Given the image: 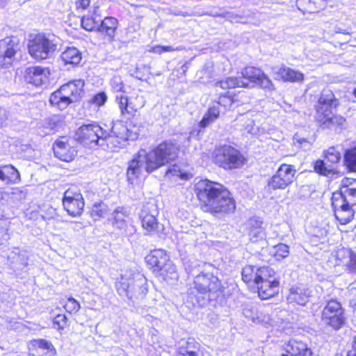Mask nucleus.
<instances>
[{
    "label": "nucleus",
    "instance_id": "1",
    "mask_svg": "<svg viewBox=\"0 0 356 356\" xmlns=\"http://www.w3.org/2000/svg\"><path fill=\"white\" fill-rule=\"evenodd\" d=\"M200 209L213 216L225 217L234 213L236 202L233 193L222 184L202 179L194 185Z\"/></svg>",
    "mask_w": 356,
    "mask_h": 356
},
{
    "label": "nucleus",
    "instance_id": "2",
    "mask_svg": "<svg viewBox=\"0 0 356 356\" xmlns=\"http://www.w3.org/2000/svg\"><path fill=\"white\" fill-rule=\"evenodd\" d=\"M241 280L248 287H254L258 298L268 300L279 296L280 280L270 266L246 264L241 269Z\"/></svg>",
    "mask_w": 356,
    "mask_h": 356
},
{
    "label": "nucleus",
    "instance_id": "3",
    "mask_svg": "<svg viewBox=\"0 0 356 356\" xmlns=\"http://www.w3.org/2000/svg\"><path fill=\"white\" fill-rule=\"evenodd\" d=\"M251 84L269 91L275 90L272 80L258 67L248 65L241 71V76H227L219 79L214 87L220 90H232L237 88H250Z\"/></svg>",
    "mask_w": 356,
    "mask_h": 356
},
{
    "label": "nucleus",
    "instance_id": "4",
    "mask_svg": "<svg viewBox=\"0 0 356 356\" xmlns=\"http://www.w3.org/2000/svg\"><path fill=\"white\" fill-rule=\"evenodd\" d=\"M339 106V99L334 92L330 89H323L314 105L316 122L321 127L341 129L346 121V118L334 113Z\"/></svg>",
    "mask_w": 356,
    "mask_h": 356
},
{
    "label": "nucleus",
    "instance_id": "5",
    "mask_svg": "<svg viewBox=\"0 0 356 356\" xmlns=\"http://www.w3.org/2000/svg\"><path fill=\"white\" fill-rule=\"evenodd\" d=\"M115 102L126 127V132L120 134V139L125 142L136 138L138 135L139 126L134 122V119L138 115L139 111L145 106L143 97L138 95L129 97L126 95L120 94L115 96Z\"/></svg>",
    "mask_w": 356,
    "mask_h": 356
},
{
    "label": "nucleus",
    "instance_id": "6",
    "mask_svg": "<svg viewBox=\"0 0 356 356\" xmlns=\"http://www.w3.org/2000/svg\"><path fill=\"white\" fill-rule=\"evenodd\" d=\"M75 139L86 147L104 145L111 149L120 148L124 141L116 134H106L103 128L96 122L80 126L75 131Z\"/></svg>",
    "mask_w": 356,
    "mask_h": 356
},
{
    "label": "nucleus",
    "instance_id": "7",
    "mask_svg": "<svg viewBox=\"0 0 356 356\" xmlns=\"http://www.w3.org/2000/svg\"><path fill=\"white\" fill-rule=\"evenodd\" d=\"M85 81L72 79L62 84L49 97V104L59 111H63L72 104L80 103L86 95Z\"/></svg>",
    "mask_w": 356,
    "mask_h": 356
},
{
    "label": "nucleus",
    "instance_id": "8",
    "mask_svg": "<svg viewBox=\"0 0 356 356\" xmlns=\"http://www.w3.org/2000/svg\"><path fill=\"white\" fill-rule=\"evenodd\" d=\"M180 146L175 140H164L144 154L145 170L150 174L178 159Z\"/></svg>",
    "mask_w": 356,
    "mask_h": 356
},
{
    "label": "nucleus",
    "instance_id": "9",
    "mask_svg": "<svg viewBox=\"0 0 356 356\" xmlns=\"http://www.w3.org/2000/svg\"><path fill=\"white\" fill-rule=\"evenodd\" d=\"M193 289L197 303L203 305L207 301L216 300L225 296V286L220 280L211 273H200L193 280Z\"/></svg>",
    "mask_w": 356,
    "mask_h": 356
},
{
    "label": "nucleus",
    "instance_id": "10",
    "mask_svg": "<svg viewBox=\"0 0 356 356\" xmlns=\"http://www.w3.org/2000/svg\"><path fill=\"white\" fill-rule=\"evenodd\" d=\"M147 268L156 276L165 281L172 279L177 275L176 265L167 251L162 248L151 250L145 257Z\"/></svg>",
    "mask_w": 356,
    "mask_h": 356
},
{
    "label": "nucleus",
    "instance_id": "11",
    "mask_svg": "<svg viewBox=\"0 0 356 356\" xmlns=\"http://www.w3.org/2000/svg\"><path fill=\"white\" fill-rule=\"evenodd\" d=\"M226 92L219 95L218 99L215 101L216 105L210 106L202 120L198 123L200 129H205L220 116V110L224 112L230 111L234 105L239 106L242 103V96L244 93L242 91L230 92V90H225Z\"/></svg>",
    "mask_w": 356,
    "mask_h": 356
},
{
    "label": "nucleus",
    "instance_id": "12",
    "mask_svg": "<svg viewBox=\"0 0 356 356\" xmlns=\"http://www.w3.org/2000/svg\"><path fill=\"white\" fill-rule=\"evenodd\" d=\"M213 163L225 170H232L243 168L248 159L238 149L229 145L216 147L212 154Z\"/></svg>",
    "mask_w": 356,
    "mask_h": 356
},
{
    "label": "nucleus",
    "instance_id": "13",
    "mask_svg": "<svg viewBox=\"0 0 356 356\" xmlns=\"http://www.w3.org/2000/svg\"><path fill=\"white\" fill-rule=\"evenodd\" d=\"M323 159H317L312 163L314 172L323 177H338V168L341 160V152L335 146H330L323 152Z\"/></svg>",
    "mask_w": 356,
    "mask_h": 356
},
{
    "label": "nucleus",
    "instance_id": "14",
    "mask_svg": "<svg viewBox=\"0 0 356 356\" xmlns=\"http://www.w3.org/2000/svg\"><path fill=\"white\" fill-rule=\"evenodd\" d=\"M321 318L326 327L334 331L341 329L346 323L345 309L336 298L328 300L323 307Z\"/></svg>",
    "mask_w": 356,
    "mask_h": 356
},
{
    "label": "nucleus",
    "instance_id": "15",
    "mask_svg": "<svg viewBox=\"0 0 356 356\" xmlns=\"http://www.w3.org/2000/svg\"><path fill=\"white\" fill-rule=\"evenodd\" d=\"M62 204L68 216L80 217L85 208V200L81 189L76 185L70 186L63 193Z\"/></svg>",
    "mask_w": 356,
    "mask_h": 356
},
{
    "label": "nucleus",
    "instance_id": "16",
    "mask_svg": "<svg viewBox=\"0 0 356 356\" xmlns=\"http://www.w3.org/2000/svg\"><path fill=\"white\" fill-rule=\"evenodd\" d=\"M56 49V44L42 33L34 35L28 43L29 54L38 60L48 58Z\"/></svg>",
    "mask_w": 356,
    "mask_h": 356
},
{
    "label": "nucleus",
    "instance_id": "17",
    "mask_svg": "<svg viewBox=\"0 0 356 356\" xmlns=\"http://www.w3.org/2000/svg\"><path fill=\"white\" fill-rule=\"evenodd\" d=\"M296 173L295 165L282 163L268 181L267 186L270 190H284L294 182Z\"/></svg>",
    "mask_w": 356,
    "mask_h": 356
},
{
    "label": "nucleus",
    "instance_id": "18",
    "mask_svg": "<svg viewBox=\"0 0 356 356\" xmlns=\"http://www.w3.org/2000/svg\"><path fill=\"white\" fill-rule=\"evenodd\" d=\"M158 216L159 211L155 204L146 203L143 205L139 218L146 235L153 236L161 232V224L159 222Z\"/></svg>",
    "mask_w": 356,
    "mask_h": 356
},
{
    "label": "nucleus",
    "instance_id": "19",
    "mask_svg": "<svg viewBox=\"0 0 356 356\" xmlns=\"http://www.w3.org/2000/svg\"><path fill=\"white\" fill-rule=\"evenodd\" d=\"M52 150L56 158L67 163L72 161L77 155L72 138L67 136H59L53 143Z\"/></svg>",
    "mask_w": 356,
    "mask_h": 356
},
{
    "label": "nucleus",
    "instance_id": "20",
    "mask_svg": "<svg viewBox=\"0 0 356 356\" xmlns=\"http://www.w3.org/2000/svg\"><path fill=\"white\" fill-rule=\"evenodd\" d=\"M18 51V42L13 37H6L0 40V68H7L13 65Z\"/></svg>",
    "mask_w": 356,
    "mask_h": 356
},
{
    "label": "nucleus",
    "instance_id": "21",
    "mask_svg": "<svg viewBox=\"0 0 356 356\" xmlns=\"http://www.w3.org/2000/svg\"><path fill=\"white\" fill-rule=\"evenodd\" d=\"M332 199H341V202L356 205V178L345 177L339 189L332 194Z\"/></svg>",
    "mask_w": 356,
    "mask_h": 356
},
{
    "label": "nucleus",
    "instance_id": "22",
    "mask_svg": "<svg viewBox=\"0 0 356 356\" xmlns=\"http://www.w3.org/2000/svg\"><path fill=\"white\" fill-rule=\"evenodd\" d=\"M331 204L334 211L336 219L341 225H346L352 221L355 216L353 207L355 204H350L341 202V199H332Z\"/></svg>",
    "mask_w": 356,
    "mask_h": 356
},
{
    "label": "nucleus",
    "instance_id": "23",
    "mask_svg": "<svg viewBox=\"0 0 356 356\" xmlns=\"http://www.w3.org/2000/svg\"><path fill=\"white\" fill-rule=\"evenodd\" d=\"M50 76L48 67L41 66H31L25 70L24 81L35 87H39L47 82Z\"/></svg>",
    "mask_w": 356,
    "mask_h": 356
},
{
    "label": "nucleus",
    "instance_id": "24",
    "mask_svg": "<svg viewBox=\"0 0 356 356\" xmlns=\"http://www.w3.org/2000/svg\"><path fill=\"white\" fill-rule=\"evenodd\" d=\"M145 153L146 151L144 149L139 150L128 162L126 177L128 182L131 184H134L142 175L143 164H145L144 154Z\"/></svg>",
    "mask_w": 356,
    "mask_h": 356
},
{
    "label": "nucleus",
    "instance_id": "25",
    "mask_svg": "<svg viewBox=\"0 0 356 356\" xmlns=\"http://www.w3.org/2000/svg\"><path fill=\"white\" fill-rule=\"evenodd\" d=\"M102 14L99 5L95 3L92 10L83 15L81 18V26L88 32H97L99 29Z\"/></svg>",
    "mask_w": 356,
    "mask_h": 356
},
{
    "label": "nucleus",
    "instance_id": "26",
    "mask_svg": "<svg viewBox=\"0 0 356 356\" xmlns=\"http://www.w3.org/2000/svg\"><path fill=\"white\" fill-rule=\"evenodd\" d=\"M118 26L119 21L116 17L113 16H106L101 20L97 33H99L103 39L111 42L115 40Z\"/></svg>",
    "mask_w": 356,
    "mask_h": 356
},
{
    "label": "nucleus",
    "instance_id": "27",
    "mask_svg": "<svg viewBox=\"0 0 356 356\" xmlns=\"http://www.w3.org/2000/svg\"><path fill=\"white\" fill-rule=\"evenodd\" d=\"M313 351L306 342L291 339L286 344L284 353L280 356H312Z\"/></svg>",
    "mask_w": 356,
    "mask_h": 356
},
{
    "label": "nucleus",
    "instance_id": "28",
    "mask_svg": "<svg viewBox=\"0 0 356 356\" xmlns=\"http://www.w3.org/2000/svg\"><path fill=\"white\" fill-rule=\"evenodd\" d=\"M275 79L284 83H302L305 74L297 70L286 65H281L277 70Z\"/></svg>",
    "mask_w": 356,
    "mask_h": 356
},
{
    "label": "nucleus",
    "instance_id": "29",
    "mask_svg": "<svg viewBox=\"0 0 356 356\" xmlns=\"http://www.w3.org/2000/svg\"><path fill=\"white\" fill-rule=\"evenodd\" d=\"M311 293L308 289L300 286H293L289 289L286 297L289 304L298 306H306L309 302Z\"/></svg>",
    "mask_w": 356,
    "mask_h": 356
},
{
    "label": "nucleus",
    "instance_id": "30",
    "mask_svg": "<svg viewBox=\"0 0 356 356\" xmlns=\"http://www.w3.org/2000/svg\"><path fill=\"white\" fill-rule=\"evenodd\" d=\"M176 356H204L203 347L195 338L189 337L177 348Z\"/></svg>",
    "mask_w": 356,
    "mask_h": 356
},
{
    "label": "nucleus",
    "instance_id": "31",
    "mask_svg": "<svg viewBox=\"0 0 356 356\" xmlns=\"http://www.w3.org/2000/svg\"><path fill=\"white\" fill-rule=\"evenodd\" d=\"M245 231L251 240H257L264 234L265 223L259 216L248 218L245 223Z\"/></svg>",
    "mask_w": 356,
    "mask_h": 356
},
{
    "label": "nucleus",
    "instance_id": "32",
    "mask_svg": "<svg viewBox=\"0 0 356 356\" xmlns=\"http://www.w3.org/2000/svg\"><path fill=\"white\" fill-rule=\"evenodd\" d=\"M296 7L303 14H316L326 7L324 0H297Z\"/></svg>",
    "mask_w": 356,
    "mask_h": 356
},
{
    "label": "nucleus",
    "instance_id": "33",
    "mask_svg": "<svg viewBox=\"0 0 356 356\" xmlns=\"http://www.w3.org/2000/svg\"><path fill=\"white\" fill-rule=\"evenodd\" d=\"M0 180L6 184H15L21 181L19 170L11 164L0 166Z\"/></svg>",
    "mask_w": 356,
    "mask_h": 356
},
{
    "label": "nucleus",
    "instance_id": "34",
    "mask_svg": "<svg viewBox=\"0 0 356 356\" xmlns=\"http://www.w3.org/2000/svg\"><path fill=\"white\" fill-rule=\"evenodd\" d=\"M343 165L349 173H356V143L344 149Z\"/></svg>",
    "mask_w": 356,
    "mask_h": 356
},
{
    "label": "nucleus",
    "instance_id": "35",
    "mask_svg": "<svg viewBox=\"0 0 356 356\" xmlns=\"http://www.w3.org/2000/svg\"><path fill=\"white\" fill-rule=\"evenodd\" d=\"M60 59L65 65L75 67L79 65L82 60V54L75 47H67L62 52Z\"/></svg>",
    "mask_w": 356,
    "mask_h": 356
},
{
    "label": "nucleus",
    "instance_id": "36",
    "mask_svg": "<svg viewBox=\"0 0 356 356\" xmlns=\"http://www.w3.org/2000/svg\"><path fill=\"white\" fill-rule=\"evenodd\" d=\"M108 100V96L104 91H99L93 95L85 103L82 108L88 111H98L105 105Z\"/></svg>",
    "mask_w": 356,
    "mask_h": 356
},
{
    "label": "nucleus",
    "instance_id": "37",
    "mask_svg": "<svg viewBox=\"0 0 356 356\" xmlns=\"http://www.w3.org/2000/svg\"><path fill=\"white\" fill-rule=\"evenodd\" d=\"M59 303L65 311L70 314L77 313L81 308L79 302L72 296L60 299Z\"/></svg>",
    "mask_w": 356,
    "mask_h": 356
},
{
    "label": "nucleus",
    "instance_id": "38",
    "mask_svg": "<svg viewBox=\"0 0 356 356\" xmlns=\"http://www.w3.org/2000/svg\"><path fill=\"white\" fill-rule=\"evenodd\" d=\"M52 326L59 333L62 334L67 330H70V321L65 314H58L53 318Z\"/></svg>",
    "mask_w": 356,
    "mask_h": 356
},
{
    "label": "nucleus",
    "instance_id": "39",
    "mask_svg": "<svg viewBox=\"0 0 356 356\" xmlns=\"http://www.w3.org/2000/svg\"><path fill=\"white\" fill-rule=\"evenodd\" d=\"M166 175H171L184 181H188L192 178V174L188 171L181 169L178 165H171L166 171Z\"/></svg>",
    "mask_w": 356,
    "mask_h": 356
},
{
    "label": "nucleus",
    "instance_id": "40",
    "mask_svg": "<svg viewBox=\"0 0 356 356\" xmlns=\"http://www.w3.org/2000/svg\"><path fill=\"white\" fill-rule=\"evenodd\" d=\"M289 255V247L284 244L280 243L273 246V252L272 256L275 261H282Z\"/></svg>",
    "mask_w": 356,
    "mask_h": 356
},
{
    "label": "nucleus",
    "instance_id": "41",
    "mask_svg": "<svg viewBox=\"0 0 356 356\" xmlns=\"http://www.w3.org/2000/svg\"><path fill=\"white\" fill-rule=\"evenodd\" d=\"M107 213V207L102 202H96L92 204L90 210V216L97 220L101 218H104Z\"/></svg>",
    "mask_w": 356,
    "mask_h": 356
},
{
    "label": "nucleus",
    "instance_id": "42",
    "mask_svg": "<svg viewBox=\"0 0 356 356\" xmlns=\"http://www.w3.org/2000/svg\"><path fill=\"white\" fill-rule=\"evenodd\" d=\"M115 289L120 296L125 295L130 297V284L127 278L121 277L120 280L115 283Z\"/></svg>",
    "mask_w": 356,
    "mask_h": 356
},
{
    "label": "nucleus",
    "instance_id": "43",
    "mask_svg": "<svg viewBox=\"0 0 356 356\" xmlns=\"http://www.w3.org/2000/svg\"><path fill=\"white\" fill-rule=\"evenodd\" d=\"M111 89L115 92H125V86L122 79L119 76H114L110 82Z\"/></svg>",
    "mask_w": 356,
    "mask_h": 356
},
{
    "label": "nucleus",
    "instance_id": "44",
    "mask_svg": "<svg viewBox=\"0 0 356 356\" xmlns=\"http://www.w3.org/2000/svg\"><path fill=\"white\" fill-rule=\"evenodd\" d=\"M178 49V48H174L171 46L155 45L150 47L148 51L155 54H162L165 52H172Z\"/></svg>",
    "mask_w": 356,
    "mask_h": 356
},
{
    "label": "nucleus",
    "instance_id": "45",
    "mask_svg": "<svg viewBox=\"0 0 356 356\" xmlns=\"http://www.w3.org/2000/svg\"><path fill=\"white\" fill-rule=\"evenodd\" d=\"M91 0H76L74 2L75 8L79 12L86 10L90 6Z\"/></svg>",
    "mask_w": 356,
    "mask_h": 356
},
{
    "label": "nucleus",
    "instance_id": "46",
    "mask_svg": "<svg viewBox=\"0 0 356 356\" xmlns=\"http://www.w3.org/2000/svg\"><path fill=\"white\" fill-rule=\"evenodd\" d=\"M296 143L299 144L300 145H304L306 144H310V142L307 139L304 138H297Z\"/></svg>",
    "mask_w": 356,
    "mask_h": 356
},
{
    "label": "nucleus",
    "instance_id": "47",
    "mask_svg": "<svg viewBox=\"0 0 356 356\" xmlns=\"http://www.w3.org/2000/svg\"><path fill=\"white\" fill-rule=\"evenodd\" d=\"M5 235H6V234H3V233L0 232V246L3 244V241L6 240L5 237H4Z\"/></svg>",
    "mask_w": 356,
    "mask_h": 356
},
{
    "label": "nucleus",
    "instance_id": "48",
    "mask_svg": "<svg viewBox=\"0 0 356 356\" xmlns=\"http://www.w3.org/2000/svg\"><path fill=\"white\" fill-rule=\"evenodd\" d=\"M350 350H355L356 351V336L355 337L353 343H352V348Z\"/></svg>",
    "mask_w": 356,
    "mask_h": 356
},
{
    "label": "nucleus",
    "instance_id": "49",
    "mask_svg": "<svg viewBox=\"0 0 356 356\" xmlns=\"http://www.w3.org/2000/svg\"><path fill=\"white\" fill-rule=\"evenodd\" d=\"M346 356H356V351L348 350V352L346 353Z\"/></svg>",
    "mask_w": 356,
    "mask_h": 356
},
{
    "label": "nucleus",
    "instance_id": "50",
    "mask_svg": "<svg viewBox=\"0 0 356 356\" xmlns=\"http://www.w3.org/2000/svg\"><path fill=\"white\" fill-rule=\"evenodd\" d=\"M353 95H354L355 97H356V88H355L353 90Z\"/></svg>",
    "mask_w": 356,
    "mask_h": 356
},
{
    "label": "nucleus",
    "instance_id": "51",
    "mask_svg": "<svg viewBox=\"0 0 356 356\" xmlns=\"http://www.w3.org/2000/svg\"><path fill=\"white\" fill-rule=\"evenodd\" d=\"M343 251L344 252L348 253V254H351V252H350V251H349V250H343Z\"/></svg>",
    "mask_w": 356,
    "mask_h": 356
},
{
    "label": "nucleus",
    "instance_id": "52",
    "mask_svg": "<svg viewBox=\"0 0 356 356\" xmlns=\"http://www.w3.org/2000/svg\"><path fill=\"white\" fill-rule=\"evenodd\" d=\"M183 67H184V72L185 73L187 71L188 67L186 66H185V65H184Z\"/></svg>",
    "mask_w": 356,
    "mask_h": 356
},
{
    "label": "nucleus",
    "instance_id": "53",
    "mask_svg": "<svg viewBox=\"0 0 356 356\" xmlns=\"http://www.w3.org/2000/svg\"><path fill=\"white\" fill-rule=\"evenodd\" d=\"M0 195H2V192L0 191Z\"/></svg>",
    "mask_w": 356,
    "mask_h": 356
}]
</instances>
